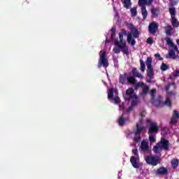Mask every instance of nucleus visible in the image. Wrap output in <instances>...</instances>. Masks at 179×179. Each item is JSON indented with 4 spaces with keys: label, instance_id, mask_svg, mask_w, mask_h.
Instances as JSON below:
<instances>
[{
    "label": "nucleus",
    "instance_id": "1",
    "mask_svg": "<svg viewBox=\"0 0 179 179\" xmlns=\"http://www.w3.org/2000/svg\"><path fill=\"white\" fill-rule=\"evenodd\" d=\"M124 36H128V34H127V30L122 29L119 33L120 41H115V45L118 48H121L123 54L128 55L129 54V51L128 50V46L127 45V42L124 41Z\"/></svg>",
    "mask_w": 179,
    "mask_h": 179
},
{
    "label": "nucleus",
    "instance_id": "2",
    "mask_svg": "<svg viewBox=\"0 0 179 179\" xmlns=\"http://www.w3.org/2000/svg\"><path fill=\"white\" fill-rule=\"evenodd\" d=\"M145 129V127L143 125L140 124L139 123L136 124V129L133 130L134 136V142L135 143H139L141 142L142 137L141 136V134L143 132Z\"/></svg>",
    "mask_w": 179,
    "mask_h": 179
},
{
    "label": "nucleus",
    "instance_id": "3",
    "mask_svg": "<svg viewBox=\"0 0 179 179\" xmlns=\"http://www.w3.org/2000/svg\"><path fill=\"white\" fill-rule=\"evenodd\" d=\"M108 59H107V53L104 50H101L99 52V59L98 68H108Z\"/></svg>",
    "mask_w": 179,
    "mask_h": 179
},
{
    "label": "nucleus",
    "instance_id": "4",
    "mask_svg": "<svg viewBox=\"0 0 179 179\" xmlns=\"http://www.w3.org/2000/svg\"><path fill=\"white\" fill-rule=\"evenodd\" d=\"M147 128L148 129V135H153L154 134H157L159 132V126H157V123L152 121L150 119L147 120Z\"/></svg>",
    "mask_w": 179,
    "mask_h": 179
},
{
    "label": "nucleus",
    "instance_id": "5",
    "mask_svg": "<svg viewBox=\"0 0 179 179\" xmlns=\"http://www.w3.org/2000/svg\"><path fill=\"white\" fill-rule=\"evenodd\" d=\"M152 57H147L145 64L147 65V76L149 79H155V70H153V66H152Z\"/></svg>",
    "mask_w": 179,
    "mask_h": 179
},
{
    "label": "nucleus",
    "instance_id": "6",
    "mask_svg": "<svg viewBox=\"0 0 179 179\" xmlns=\"http://www.w3.org/2000/svg\"><path fill=\"white\" fill-rule=\"evenodd\" d=\"M134 31L131 33L127 34V43L131 44V47H135V44H136V41L135 39H132V36L134 38H138L139 37V30L136 29L134 30Z\"/></svg>",
    "mask_w": 179,
    "mask_h": 179
},
{
    "label": "nucleus",
    "instance_id": "7",
    "mask_svg": "<svg viewBox=\"0 0 179 179\" xmlns=\"http://www.w3.org/2000/svg\"><path fill=\"white\" fill-rule=\"evenodd\" d=\"M147 164H150L151 166H157L160 163V158L158 156H148L145 158Z\"/></svg>",
    "mask_w": 179,
    "mask_h": 179
},
{
    "label": "nucleus",
    "instance_id": "8",
    "mask_svg": "<svg viewBox=\"0 0 179 179\" xmlns=\"http://www.w3.org/2000/svg\"><path fill=\"white\" fill-rule=\"evenodd\" d=\"M138 87H142V96H146V94L149 93V87L146 85V84H144V83H137L136 85V89H138Z\"/></svg>",
    "mask_w": 179,
    "mask_h": 179
},
{
    "label": "nucleus",
    "instance_id": "9",
    "mask_svg": "<svg viewBox=\"0 0 179 179\" xmlns=\"http://www.w3.org/2000/svg\"><path fill=\"white\" fill-rule=\"evenodd\" d=\"M156 176H167L169 174V169L164 166H161L155 171Z\"/></svg>",
    "mask_w": 179,
    "mask_h": 179
},
{
    "label": "nucleus",
    "instance_id": "10",
    "mask_svg": "<svg viewBox=\"0 0 179 179\" xmlns=\"http://www.w3.org/2000/svg\"><path fill=\"white\" fill-rule=\"evenodd\" d=\"M158 29L159 26L155 22H151L148 26V31L150 34H155Z\"/></svg>",
    "mask_w": 179,
    "mask_h": 179
},
{
    "label": "nucleus",
    "instance_id": "11",
    "mask_svg": "<svg viewBox=\"0 0 179 179\" xmlns=\"http://www.w3.org/2000/svg\"><path fill=\"white\" fill-rule=\"evenodd\" d=\"M126 96H127L128 100H132L133 99H137L136 94H134V88H129L126 92Z\"/></svg>",
    "mask_w": 179,
    "mask_h": 179
},
{
    "label": "nucleus",
    "instance_id": "12",
    "mask_svg": "<svg viewBox=\"0 0 179 179\" xmlns=\"http://www.w3.org/2000/svg\"><path fill=\"white\" fill-rule=\"evenodd\" d=\"M151 101L155 107H164V102L160 99H155L154 98L153 99H151Z\"/></svg>",
    "mask_w": 179,
    "mask_h": 179
},
{
    "label": "nucleus",
    "instance_id": "13",
    "mask_svg": "<svg viewBox=\"0 0 179 179\" xmlns=\"http://www.w3.org/2000/svg\"><path fill=\"white\" fill-rule=\"evenodd\" d=\"M159 143H160L161 148H162V149H164V150H169V141H167L166 139L162 138Z\"/></svg>",
    "mask_w": 179,
    "mask_h": 179
},
{
    "label": "nucleus",
    "instance_id": "14",
    "mask_svg": "<svg viewBox=\"0 0 179 179\" xmlns=\"http://www.w3.org/2000/svg\"><path fill=\"white\" fill-rule=\"evenodd\" d=\"M130 163L134 169H139V164H138V162L136 161V157L131 156L130 157Z\"/></svg>",
    "mask_w": 179,
    "mask_h": 179
},
{
    "label": "nucleus",
    "instance_id": "15",
    "mask_svg": "<svg viewBox=\"0 0 179 179\" xmlns=\"http://www.w3.org/2000/svg\"><path fill=\"white\" fill-rule=\"evenodd\" d=\"M153 1H138V5L141 8H146V5H152Z\"/></svg>",
    "mask_w": 179,
    "mask_h": 179
},
{
    "label": "nucleus",
    "instance_id": "16",
    "mask_svg": "<svg viewBox=\"0 0 179 179\" xmlns=\"http://www.w3.org/2000/svg\"><path fill=\"white\" fill-rule=\"evenodd\" d=\"M131 72H132L133 76H135L136 78H138L139 79H142L143 78V76L139 73L136 68H134Z\"/></svg>",
    "mask_w": 179,
    "mask_h": 179
},
{
    "label": "nucleus",
    "instance_id": "17",
    "mask_svg": "<svg viewBox=\"0 0 179 179\" xmlns=\"http://www.w3.org/2000/svg\"><path fill=\"white\" fill-rule=\"evenodd\" d=\"M171 23L173 27H179V22L176 17H171Z\"/></svg>",
    "mask_w": 179,
    "mask_h": 179
},
{
    "label": "nucleus",
    "instance_id": "18",
    "mask_svg": "<svg viewBox=\"0 0 179 179\" xmlns=\"http://www.w3.org/2000/svg\"><path fill=\"white\" fill-rule=\"evenodd\" d=\"M164 30L167 36H171V31H173V27H171V25L170 24H167V26L164 27Z\"/></svg>",
    "mask_w": 179,
    "mask_h": 179
},
{
    "label": "nucleus",
    "instance_id": "19",
    "mask_svg": "<svg viewBox=\"0 0 179 179\" xmlns=\"http://www.w3.org/2000/svg\"><path fill=\"white\" fill-rule=\"evenodd\" d=\"M166 58H172V59H177V55H176V51L173 49L169 50V56Z\"/></svg>",
    "mask_w": 179,
    "mask_h": 179
},
{
    "label": "nucleus",
    "instance_id": "20",
    "mask_svg": "<svg viewBox=\"0 0 179 179\" xmlns=\"http://www.w3.org/2000/svg\"><path fill=\"white\" fill-rule=\"evenodd\" d=\"M163 149V148L162 147V145H160V143H157L156 145L154 146L153 150L155 153H158L159 152H160V150H162Z\"/></svg>",
    "mask_w": 179,
    "mask_h": 179
},
{
    "label": "nucleus",
    "instance_id": "21",
    "mask_svg": "<svg viewBox=\"0 0 179 179\" xmlns=\"http://www.w3.org/2000/svg\"><path fill=\"white\" fill-rule=\"evenodd\" d=\"M171 164L172 166V169H177L179 164V160L178 159H172L171 162Z\"/></svg>",
    "mask_w": 179,
    "mask_h": 179
},
{
    "label": "nucleus",
    "instance_id": "22",
    "mask_svg": "<svg viewBox=\"0 0 179 179\" xmlns=\"http://www.w3.org/2000/svg\"><path fill=\"white\" fill-rule=\"evenodd\" d=\"M128 119H125L124 118V117L121 116L120 118H119V120H118V124L120 127H124V125H125V122H127Z\"/></svg>",
    "mask_w": 179,
    "mask_h": 179
},
{
    "label": "nucleus",
    "instance_id": "23",
    "mask_svg": "<svg viewBox=\"0 0 179 179\" xmlns=\"http://www.w3.org/2000/svg\"><path fill=\"white\" fill-rule=\"evenodd\" d=\"M141 13L143 19H146V17H148V10H146V7H141Z\"/></svg>",
    "mask_w": 179,
    "mask_h": 179
},
{
    "label": "nucleus",
    "instance_id": "24",
    "mask_svg": "<svg viewBox=\"0 0 179 179\" xmlns=\"http://www.w3.org/2000/svg\"><path fill=\"white\" fill-rule=\"evenodd\" d=\"M127 82L129 85H135L136 83V79L132 76L127 77Z\"/></svg>",
    "mask_w": 179,
    "mask_h": 179
},
{
    "label": "nucleus",
    "instance_id": "25",
    "mask_svg": "<svg viewBox=\"0 0 179 179\" xmlns=\"http://www.w3.org/2000/svg\"><path fill=\"white\" fill-rule=\"evenodd\" d=\"M140 66L141 72H145L146 70V65L145 64V62L142 59H140Z\"/></svg>",
    "mask_w": 179,
    "mask_h": 179
},
{
    "label": "nucleus",
    "instance_id": "26",
    "mask_svg": "<svg viewBox=\"0 0 179 179\" xmlns=\"http://www.w3.org/2000/svg\"><path fill=\"white\" fill-rule=\"evenodd\" d=\"M114 97V88H110L108 92V99H111Z\"/></svg>",
    "mask_w": 179,
    "mask_h": 179
},
{
    "label": "nucleus",
    "instance_id": "27",
    "mask_svg": "<svg viewBox=\"0 0 179 179\" xmlns=\"http://www.w3.org/2000/svg\"><path fill=\"white\" fill-rule=\"evenodd\" d=\"M123 5L124 7L126 8V9H129V8H131V6L132 5V3H131V1H124Z\"/></svg>",
    "mask_w": 179,
    "mask_h": 179
},
{
    "label": "nucleus",
    "instance_id": "28",
    "mask_svg": "<svg viewBox=\"0 0 179 179\" xmlns=\"http://www.w3.org/2000/svg\"><path fill=\"white\" fill-rule=\"evenodd\" d=\"M127 80V76L124 75H120L119 78L120 83H122V85H125V81Z\"/></svg>",
    "mask_w": 179,
    "mask_h": 179
},
{
    "label": "nucleus",
    "instance_id": "29",
    "mask_svg": "<svg viewBox=\"0 0 179 179\" xmlns=\"http://www.w3.org/2000/svg\"><path fill=\"white\" fill-rule=\"evenodd\" d=\"M141 150H148V149H149V145L148 143H146V142L143 141L141 143Z\"/></svg>",
    "mask_w": 179,
    "mask_h": 179
},
{
    "label": "nucleus",
    "instance_id": "30",
    "mask_svg": "<svg viewBox=\"0 0 179 179\" xmlns=\"http://www.w3.org/2000/svg\"><path fill=\"white\" fill-rule=\"evenodd\" d=\"M169 13L171 15V17H176V8L174 7L169 8Z\"/></svg>",
    "mask_w": 179,
    "mask_h": 179
},
{
    "label": "nucleus",
    "instance_id": "31",
    "mask_svg": "<svg viewBox=\"0 0 179 179\" xmlns=\"http://www.w3.org/2000/svg\"><path fill=\"white\" fill-rule=\"evenodd\" d=\"M130 12L131 13V17H135L138 15V11H136V7L131 8Z\"/></svg>",
    "mask_w": 179,
    "mask_h": 179
},
{
    "label": "nucleus",
    "instance_id": "32",
    "mask_svg": "<svg viewBox=\"0 0 179 179\" xmlns=\"http://www.w3.org/2000/svg\"><path fill=\"white\" fill-rule=\"evenodd\" d=\"M164 106H167L168 107H171V100L170 98H166L164 102Z\"/></svg>",
    "mask_w": 179,
    "mask_h": 179
},
{
    "label": "nucleus",
    "instance_id": "33",
    "mask_svg": "<svg viewBox=\"0 0 179 179\" xmlns=\"http://www.w3.org/2000/svg\"><path fill=\"white\" fill-rule=\"evenodd\" d=\"M170 67L166 64L162 63L161 65V71L164 72V71H167Z\"/></svg>",
    "mask_w": 179,
    "mask_h": 179
},
{
    "label": "nucleus",
    "instance_id": "34",
    "mask_svg": "<svg viewBox=\"0 0 179 179\" xmlns=\"http://www.w3.org/2000/svg\"><path fill=\"white\" fill-rule=\"evenodd\" d=\"M111 31V35H110V38L111 40H114L115 38V27H112L110 29Z\"/></svg>",
    "mask_w": 179,
    "mask_h": 179
},
{
    "label": "nucleus",
    "instance_id": "35",
    "mask_svg": "<svg viewBox=\"0 0 179 179\" xmlns=\"http://www.w3.org/2000/svg\"><path fill=\"white\" fill-rule=\"evenodd\" d=\"M178 120L176 117H171V121H170V125L173 126V125H176V124H177L178 122Z\"/></svg>",
    "mask_w": 179,
    "mask_h": 179
},
{
    "label": "nucleus",
    "instance_id": "36",
    "mask_svg": "<svg viewBox=\"0 0 179 179\" xmlns=\"http://www.w3.org/2000/svg\"><path fill=\"white\" fill-rule=\"evenodd\" d=\"M149 135V141L150 143H155L156 142V138L153 136V134H148Z\"/></svg>",
    "mask_w": 179,
    "mask_h": 179
},
{
    "label": "nucleus",
    "instance_id": "37",
    "mask_svg": "<svg viewBox=\"0 0 179 179\" xmlns=\"http://www.w3.org/2000/svg\"><path fill=\"white\" fill-rule=\"evenodd\" d=\"M165 41L166 42V43L168 44V45H170L171 47L172 45H173L174 43H173V41H171V38H166Z\"/></svg>",
    "mask_w": 179,
    "mask_h": 179
},
{
    "label": "nucleus",
    "instance_id": "38",
    "mask_svg": "<svg viewBox=\"0 0 179 179\" xmlns=\"http://www.w3.org/2000/svg\"><path fill=\"white\" fill-rule=\"evenodd\" d=\"M150 94L151 96V100H153L155 99V96L156 94V89L151 90Z\"/></svg>",
    "mask_w": 179,
    "mask_h": 179
},
{
    "label": "nucleus",
    "instance_id": "39",
    "mask_svg": "<svg viewBox=\"0 0 179 179\" xmlns=\"http://www.w3.org/2000/svg\"><path fill=\"white\" fill-rule=\"evenodd\" d=\"M151 13L152 15V17H157V10L155 8L151 10Z\"/></svg>",
    "mask_w": 179,
    "mask_h": 179
},
{
    "label": "nucleus",
    "instance_id": "40",
    "mask_svg": "<svg viewBox=\"0 0 179 179\" xmlns=\"http://www.w3.org/2000/svg\"><path fill=\"white\" fill-rule=\"evenodd\" d=\"M120 50H122V49L117 47V48H113V52H115V54H120V52H121Z\"/></svg>",
    "mask_w": 179,
    "mask_h": 179
},
{
    "label": "nucleus",
    "instance_id": "41",
    "mask_svg": "<svg viewBox=\"0 0 179 179\" xmlns=\"http://www.w3.org/2000/svg\"><path fill=\"white\" fill-rule=\"evenodd\" d=\"M172 117L177 118V119L179 118V114H178V112H177V110L173 111V114L172 115Z\"/></svg>",
    "mask_w": 179,
    "mask_h": 179
},
{
    "label": "nucleus",
    "instance_id": "42",
    "mask_svg": "<svg viewBox=\"0 0 179 179\" xmlns=\"http://www.w3.org/2000/svg\"><path fill=\"white\" fill-rule=\"evenodd\" d=\"M147 44H150V45H152V44H153V38L152 37H149L147 39Z\"/></svg>",
    "mask_w": 179,
    "mask_h": 179
},
{
    "label": "nucleus",
    "instance_id": "43",
    "mask_svg": "<svg viewBox=\"0 0 179 179\" xmlns=\"http://www.w3.org/2000/svg\"><path fill=\"white\" fill-rule=\"evenodd\" d=\"M114 101L115 104H120V103L121 102V99H120V97L117 96L114 98Z\"/></svg>",
    "mask_w": 179,
    "mask_h": 179
},
{
    "label": "nucleus",
    "instance_id": "44",
    "mask_svg": "<svg viewBox=\"0 0 179 179\" xmlns=\"http://www.w3.org/2000/svg\"><path fill=\"white\" fill-rule=\"evenodd\" d=\"M155 58H158L159 61H163V57H161L159 53H157L155 55Z\"/></svg>",
    "mask_w": 179,
    "mask_h": 179
},
{
    "label": "nucleus",
    "instance_id": "45",
    "mask_svg": "<svg viewBox=\"0 0 179 179\" xmlns=\"http://www.w3.org/2000/svg\"><path fill=\"white\" fill-rule=\"evenodd\" d=\"M172 47V48H173V51H176V52H178L179 53V50H178V47H177V45H176L174 43H173V45L171 46Z\"/></svg>",
    "mask_w": 179,
    "mask_h": 179
},
{
    "label": "nucleus",
    "instance_id": "46",
    "mask_svg": "<svg viewBox=\"0 0 179 179\" xmlns=\"http://www.w3.org/2000/svg\"><path fill=\"white\" fill-rule=\"evenodd\" d=\"M132 153L134 155V156H137V157H139V156L138 155V149H134L132 150Z\"/></svg>",
    "mask_w": 179,
    "mask_h": 179
},
{
    "label": "nucleus",
    "instance_id": "47",
    "mask_svg": "<svg viewBox=\"0 0 179 179\" xmlns=\"http://www.w3.org/2000/svg\"><path fill=\"white\" fill-rule=\"evenodd\" d=\"M137 104H138V101H136V100H133L132 101H131V107H135V106H137Z\"/></svg>",
    "mask_w": 179,
    "mask_h": 179
},
{
    "label": "nucleus",
    "instance_id": "48",
    "mask_svg": "<svg viewBox=\"0 0 179 179\" xmlns=\"http://www.w3.org/2000/svg\"><path fill=\"white\" fill-rule=\"evenodd\" d=\"M129 27L130 30H131L132 31H134V30L136 29V28H135V26H134V24H129Z\"/></svg>",
    "mask_w": 179,
    "mask_h": 179
},
{
    "label": "nucleus",
    "instance_id": "49",
    "mask_svg": "<svg viewBox=\"0 0 179 179\" xmlns=\"http://www.w3.org/2000/svg\"><path fill=\"white\" fill-rule=\"evenodd\" d=\"M173 78H178L179 76V70H176L175 73L173 74Z\"/></svg>",
    "mask_w": 179,
    "mask_h": 179
},
{
    "label": "nucleus",
    "instance_id": "50",
    "mask_svg": "<svg viewBox=\"0 0 179 179\" xmlns=\"http://www.w3.org/2000/svg\"><path fill=\"white\" fill-rule=\"evenodd\" d=\"M169 96L171 97V96H176V92H173V91H171L168 93Z\"/></svg>",
    "mask_w": 179,
    "mask_h": 179
},
{
    "label": "nucleus",
    "instance_id": "51",
    "mask_svg": "<svg viewBox=\"0 0 179 179\" xmlns=\"http://www.w3.org/2000/svg\"><path fill=\"white\" fill-rule=\"evenodd\" d=\"M170 86H171V83H168L167 86L165 87L166 92H169V90H170Z\"/></svg>",
    "mask_w": 179,
    "mask_h": 179
},
{
    "label": "nucleus",
    "instance_id": "52",
    "mask_svg": "<svg viewBox=\"0 0 179 179\" xmlns=\"http://www.w3.org/2000/svg\"><path fill=\"white\" fill-rule=\"evenodd\" d=\"M133 110H134V107L133 106H130L127 109V113H131V111H133Z\"/></svg>",
    "mask_w": 179,
    "mask_h": 179
},
{
    "label": "nucleus",
    "instance_id": "53",
    "mask_svg": "<svg viewBox=\"0 0 179 179\" xmlns=\"http://www.w3.org/2000/svg\"><path fill=\"white\" fill-rule=\"evenodd\" d=\"M145 112H141V113H140V116L142 117V118H143V117H145Z\"/></svg>",
    "mask_w": 179,
    "mask_h": 179
},
{
    "label": "nucleus",
    "instance_id": "54",
    "mask_svg": "<svg viewBox=\"0 0 179 179\" xmlns=\"http://www.w3.org/2000/svg\"><path fill=\"white\" fill-rule=\"evenodd\" d=\"M138 1H146V0H138ZM148 1H152V0H148Z\"/></svg>",
    "mask_w": 179,
    "mask_h": 179
},
{
    "label": "nucleus",
    "instance_id": "55",
    "mask_svg": "<svg viewBox=\"0 0 179 179\" xmlns=\"http://www.w3.org/2000/svg\"><path fill=\"white\" fill-rule=\"evenodd\" d=\"M124 1H131V0H124Z\"/></svg>",
    "mask_w": 179,
    "mask_h": 179
}]
</instances>
